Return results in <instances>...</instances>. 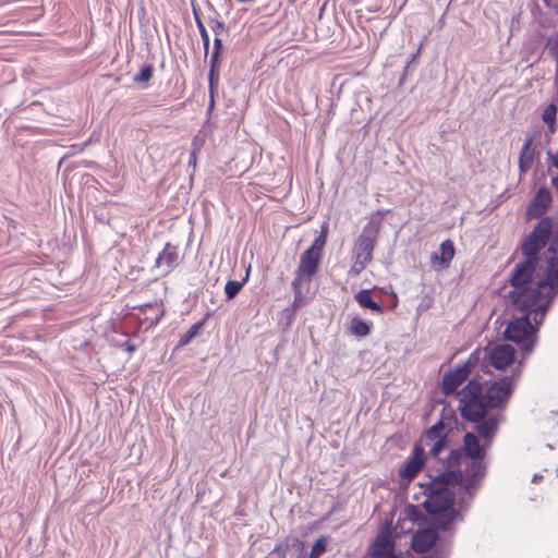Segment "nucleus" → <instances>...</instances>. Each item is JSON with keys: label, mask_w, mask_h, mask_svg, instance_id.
<instances>
[{"label": "nucleus", "mask_w": 558, "mask_h": 558, "mask_svg": "<svg viewBox=\"0 0 558 558\" xmlns=\"http://www.w3.org/2000/svg\"><path fill=\"white\" fill-rule=\"evenodd\" d=\"M178 246L168 242L155 259L154 267L160 271V275L165 276L178 265Z\"/></svg>", "instance_id": "dca6fc26"}, {"label": "nucleus", "mask_w": 558, "mask_h": 558, "mask_svg": "<svg viewBox=\"0 0 558 558\" xmlns=\"http://www.w3.org/2000/svg\"><path fill=\"white\" fill-rule=\"evenodd\" d=\"M248 279V272L242 281L228 280L225 286V293L228 300L234 299Z\"/></svg>", "instance_id": "b1692460"}, {"label": "nucleus", "mask_w": 558, "mask_h": 558, "mask_svg": "<svg viewBox=\"0 0 558 558\" xmlns=\"http://www.w3.org/2000/svg\"><path fill=\"white\" fill-rule=\"evenodd\" d=\"M541 305L542 303H529L524 310L512 306L513 311L520 315L513 317L504 331L505 339L514 342L524 355L533 351L537 341L538 327L544 322V319L538 322L536 316Z\"/></svg>", "instance_id": "20e7f679"}, {"label": "nucleus", "mask_w": 558, "mask_h": 558, "mask_svg": "<svg viewBox=\"0 0 558 558\" xmlns=\"http://www.w3.org/2000/svg\"><path fill=\"white\" fill-rule=\"evenodd\" d=\"M482 355L486 357V351L483 352L481 349H476L469 355L468 360L460 366L464 369L466 368L468 373L471 375L474 367L480 364Z\"/></svg>", "instance_id": "393cba45"}, {"label": "nucleus", "mask_w": 558, "mask_h": 558, "mask_svg": "<svg viewBox=\"0 0 558 558\" xmlns=\"http://www.w3.org/2000/svg\"><path fill=\"white\" fill-rule=\"evenodd\" d=\"M301 300H302V298H301L300 300H296V299L294 298V300H293V307H294V308H296V307H298L299 302H301Z\"/></svg>", "instance_id": "c03bdc74"}, {"label": "nucleus", "mask_w": 558, "mask_h": 558, "mask_svg": "<svg viewBox=\"0 0 558 558\" xmlns=\"http://www.w3.org/2000/svg\"><path fill=\"white\" fill-rule=\"evenodd\" d=\"M193 12H194L195 23H196V26L198 28V32H199V35H201V38L203 41L205 54H207L209 51V35H208V32H207L201 16L195 8H194Z\"/></svg>", "instance_id": "a878e982"}, {"label": "nucleus", "mask_w": 558, "mask_h": 558, "mask_svg": "<svg viewBox=\"0 0 558 558\" xmlns=\"http://www.w3.org/2000/svg\"><path fill=\"white\" fill-rule=\"evenodd\" d=\"M426 454L423 445H414L412 454L404 462V465L399 470V477L401 481L411 482L417 476L425 465Z\"/></svg>", "instance_id": "f8f14e48"}, {"label": "nucleus", "mask_w": 558, "mask_h": 558, "mask_svg": "<svg viewBox=\"0 0 558 558\" xmlns=\"http://www.w3.org/2000/svg\"><path fill=\"white\" fill-rule=\"evenodd\" d=\"M551 204V194L546 186L539 187L533 199L527 206L526 217L527 219L544 218L543 215L547 211Z\"/></svg>", "instance_id": "4468645a"}, {"label": "nucleus", "mask_w": 558, "mask_h": 558, "mask_svg": "<svg viewBox=\"0 0 558 558\" xmlns=\"http://www.w3.org/2000/svg\"><path fill=\"white\" fill-rule=\"evenodd\" d=\"M381 228L379 219L371 218L363 227L361 234L357 236L353 250L354 256L372 262L373 251L377 243V238Z\"/></svg>", "instance_id": "6e6552de"}, {"label": "nucleus", "mask_w": 558, "mask_h": 558, "mask_svg": "<svg viewBox=\"0 0 558 558\" xmlns=\"http://www.w3.org/2000/svg\"><path fill=\"white\" fill-rule=\"evenodd\" d=\"M350 332L359 338L366 337L371 332V326L360 317H353L350 325Z\"/></svg>", "instance_id": "5701e85b"}, {"label": "nucleus", "mask_w": 558, "mask_h": 558, "mask_svg": "<svg viewBox=\"0 0 558 558\" xmlns=\"http://www.w3.org/2000/svg\"><path fill=\"white\" fill-rule=\"evenodd\" d=\"M438 541V533L435 530L426 529L417 532L412 539V548L417 554L428 551Z\"/></svg>", "instance_id": "f3484780"}, {"label": "nucleus", "mask_w": 558, "mask_h": 558, "mask_svg": "<svg viewBox=\"0 0 558 558\" xmlns=\"http://www.w3.org/2000/svg\"><path fill=\"white\" fill-rule=\"evenodd\" d=\"M440 259L445 265H449L454 256V246L451 240H445L440 244Z\"/></svg>", "instance_id": "bb28decb"}, {"label": "nucleus", "mask_w": 558, "mask_h": 558, "mask_svg": "<svg viewBox=\"0 0 558 558\" xmlns=\"http://www.w3.org/2000/svg\"><path fill=\"white\" fill-rule=\"evenodd\" d=\"M327 234L328 226L327 223H324L319 234L313 241L312 245L301 254L300 263L291 283L296 300L301 299L303 282L308 284L318 271L319 263L324 254V247L327 242Z\"/></svg>", "instance_id": "39448f33"}, {"label": "nucleus", "mask_w": 558, "mask_h": 558, "mask_svg": "<svg viewBox=\"0 0 558 558\" xmlns=\"http://www.w3.org/2000/svg\"><path fill=\"white\" fill-rule=\"evenodd\" d=\"M134 314L144 330L147 331L158 325L165 315L163 304L161 301L148 302L133 307Z\"/></svg>", "instance_id": "1a4fd4ad"}, {"label": "nucleus", "mask_w": 558, "mask_h": 558, "mask_svg": "<svg viewBox=\"0 0 558 558\" xmlns=\"http://www.w3.org/2000/svg\"><path fill=\"white\" fill-rule=\"evenodd\" d=\"M543 478L542 474L535 473L532 477L533 483H538Z\"/></svg>", "instance_id": "79ce46f5"}, {"label": "nucleus", "mask_w": 558, "mask_h": 558, "mask_svg": "<svg viewBox=\"0 0 558 558\" xmlns=\"http://www.w3.org/2000/svg\"><path fill=\"white\" fill-rule=\"evenodd\" d=\"M196 160H197L196 153H195V150H193V151H191V154L189 156V161H187L189 166H192L193 168H195L196 167Z\"/></svg>", "instance_id": "ea45409f"}, {"label": "nucleus", "mask_w": 558, "mask_h": 558, "mask_svg": "<svg viewBox=\"0 0 558 558\" xmlns=\"http://www.w3.org/2000/svg\"><path fill=\"white\" fill-rule=\"evenodd\" d=\"M223 46L220 37H215L214 39V49L209 59V72H208V89H209V110L213 109L215 104V94L218 90L219 85V65H220V54L222 52Z\"/></svg>", "instance_id": "9d476101"}, {"label": "nucleus", "mask_w": 558, "mask_h": 558, "mask_svg": "<svg viewBox=\"0 0 558 558\" xmlns=\"http://www.w3.org/2000/svg\"><path fill=\"white\" fill-rule=\"evenodd\" d=\"M374 558H396V555H388V556H378Z\"/></svg>", "instance_id": "a18cd8bd"}, {"label": "nucleus", "mask_w": 558, "mask_h": 558, "mask_svg": "<svg viewBox=\"0 0 558 558\" xmlns=\"http://www.w3.org/2000/svg\"><path fill=\"white\" fill-rule=\"evenodd\" d=\"M296 543L300 547V550H299L298 555L295 556V558H308V554L304 548V544L298 539H296Z\"/></svg>", "instance_id": "e433bc0d"}, {"label": "nucleus", "mask_w": 558, "mask_h": 558, "mask_svg": "<svg viewBox=\"0 0 558 558\" xmlns=\"http://www.w3.org/2000/svg\"><path fill=\"white\" fill-rule=\"evenodd\" d=\"M476 494L470 495L465 494L462 490L461 486H459L458 499H457V510L458 511H468L473 502V499Z\"/></svg>", "instance_id": "cd10ccee"}, {"label": "nucleus", "mask_w": 558, "mask_h": 558, "mask_svg": "<svg viewBox=\"0 0 558 558\" xmlns=\"http://www.w3.org/2000/svg\"><path fill=\"white\" fill-rule=\"evenodd\" d=\"M533 136H529L521 149L519 156V170L520 173H526L533 165L535 158V147L533 146Z\"/></svg>", "instance_id": "a211bd4d"}, {"label": "nucleus", "mask_w": 558, "mask_h": 558, "mask_svg": "<svg viewBox=\"0 0 558 558\" xmlns=\"http://www.w3.org/2000/svg\"><path fill=\"white\" fill-rule=\"evenodd\" d=\"M487 448V441L483 440L481 444L476 434L465 433L463 446L458 449H452L448 458L442 462V466L447 470H458V466H461L463 458L484 460Z\"/></svg>", "instance_id": "423d86ee"}, {"label": "nucleus", "mask_w": 558, "mask_h": 558, "mask_svg": "<svg viewBox=\"0 0 558 558\" xmlns=\"http://www.w3.org/2000/svg\"><path fill=\"white\" fill-rule=\"evenodd\" d=\"M354 298L361 307L371 310L377 314L384 313V307L372 298L371 290L363 289L359 291Z\"/></svg>", "instance_id": "412c9836"}, {"label": "nucleus", "mask_w": 558, "mask_h": 558, "mask_svg": "<svg viewBox=\"0 0 558 558\" xmlns=\"http://www.w3.org/2000/svg\"><path fill=\"white\" fill-rule=\"evenodd\" d=\"M487 356L494 368L504 371L513 364L515 360V350L508 343L497 344L489 351Z\"/></svg>", "instance_id": "ddd939ff"}, {"label": "nucleus", "mask_w": 558, "mask_h": 558, "mask_svg": "<svg viewBox=\"0 0 558 558\" xmlns=\"http://www.w3.org/2000/svg\"><path fill=\"white\" fill-rule=\"evenodd\" d=\"M288 545L282 543L275 546L272 550H270L264 558H286L287 557Z\"/></svg>", "instance_id": "72a5a7b5"}, {"label": "nucleus", "mask_w": 558, "mask_h": 558, "mask_svg": "<svg viewBox=\"0 0 558 558\" xmlns=\"http://www.w3.org/2000/svg\"><path fill=\"white\" fill-rule=\"evenodd\" d=\"M210 28L214 32L215 37H219L221 32H227L226 23L219 20L210 21Z\"/></svg>", "instance_id": "f704fd0d"}, {"label": "nucleus", "mask_w": 558, "mask_h": 558, "mask_svg": "<svg viewBox=\"0 0 558 558\" xmlns=\"http://www.w3.org/2000/svg\"><path fill=\"white\" fill-rule=\"evenodd\" d=\"M407 518L413 522H416L421 517V511L414 505H408L405 508Z\"/></svg>", "instance_id": "c9c22d12"}, {"label": "nucleus", "mask_w": 558, "mask_h": 558, "mask_svg": "<svg viewBox=\"0 0 558 558\" xmlns=\"http://www.w3.org/2000/svg\"><path fill=\"white\" fill-rule=\"evenodd\" d=\"M418 54H420V49H417V51H416L415 53H413V54H412L411 60L409 61V64H410L411 62H413V61L416 59V57H417Z\"/></svg>", "instance_id": "37998d69"}, {"label": "nucleus", "mask_w": 558, "mask_h": 558, "mask_svg": "<svg viewBox=\"0 0 558 558\" xmlns=\"http://www.w3.org/2000/svg\"><path fill=\"white\" fill-rule=\"evenodd\" d=\"M371 263L369 260H364V258H357V256H354V263L350 268L349 274L352 276L360 275L367 266V264Z\"/></svg>", "instance_id": "473e14b6"}, {"label": "nucleus", "mask_w": 558, "mask_h": 558, "mask_svg": "<svg viewBox=\"0 0 558 558\" xmlns=\"http://www.w3.org/2000/svg\"><path fill=\"white\" fill-rule=\"evenodd\" d=\"M327 548V538L322 536L313 544L308 558H319Z\"/></svg>", "instance_id": "2f4dec72"}, {"label": "nucleus", "mask_w": 558, "mask_h": 558, "mask_svg": "<svg viewBox=\"0 0 558 558\" xmlns=\"http://www.w3.org/2000/svg\"><path fill=\"white\" fill-rule=\"evenodd\" d=\"M556 114H557V107L554 104L548 105L542 114V119L545 123L549 125L551 130L555 129L556 125Z\"/></svg>", "instance_id": "7c9ffc66"}, {"label": "nucleus", "mask_w": 558, "mask_h": 558, "mask_svg": "<svg viewBox=\"0 0 558 558\" xmlns=\"http://www.w3.org/2000/svg\"><path fill=\"white\" fill-rule=\"evenodd\" d=\"M208 314L202 318L201 320L194 323L184 335L181 336L178 347H185L187 345L198 333L199 330L204 327L206 320H207Z\"/></svg>", "instance_id": "4be33fe9"}, {"label": "nucleus", "mask_w": 558, "mask_h": 558, "mask_svg": "<svg viewBox=\"0 0 558 558\" xmlns=\"http://www.w3.org/2000/svg\"><path fill=\"white\" fill-rule=\"evenodd\" d=\"M458 471L461 474V481L457 483V486H461L465 494L473 495L481 488L487 473V464L484 460H470L463 470L458 466Z\"/></svg>", "instance_id": "0eeeda50"}, {"label": "nucleus", "mask_w": 558, "mask_h": 558, "mask_svg": "<svg viewBox=\"0 0 558 558\" xmlns=\"http://www.w3.org/2000/svg\"><path fill=\"white\" fill-rule=\"evenodd\" d=\"M395 546L389 536H378L371 546L373 557L395 555Z\"/></svg>", "instance_id": "6ab92c4d"}, {"label": "nucleus", "mask_w": 558, "mask_h": 558, "mask_svg": "<svg viewBox=\"0 0 558 558\" xmlns=\"http://www.w3.org/2000/svg\"><path fill=\"white\" fill-rule=\"evenodd\" d=\"M520 377V369H514L511 376H502L486 384V389L478 378H472L458 392L459 410L465 421H478L493 410H505L513 391L514 381Z\"/></svg>", "instance_id": "f03ea898"}, {"label": "nucleus", "mask_w": 558, "mask_h": 558, "mask_svg": "<svg viewBox=\"0 0 558 558\" xmlns=\"http://www.w3.org/2000/svg\"><path fill=\"white\" fill-rule=\"evenodd\" d=\"M470 374L466 368H462L460 365L453 369H449L442 376L441 380V392L448 397L458 391V388L469 378Z\"/></svg>", "instance_id": "2eb2a0df"}, {"label": "nucleus", "mask_w": 558, "mask_h": 558, "mask_svg": "<svg viewBox=\"0 0 558 558\" xmlns=\"http://www.w3.org/2000/svg\"><path fill=\"white\" fill-rule=\"evenodd\" d=\"M445 429L446 424L444 422V418L441 417L438 422H436L424 433L417 445H423L424 447L429 446L433 439H440V437H447Z\"/></svg>", "instance_id": "aec40b11"}, {"label": "nucleus", "mask_w": 558, "mask_h": 558, "mask_svg": "<svg viewBox=\"0 0 558 558\" xmlns=\"http://www.w3.org/2000/svg\"><path fill=\"white\" fill-rule=\"evenodd\" d=\"M120 347L129 353H133L136 350L135 344L131 343L129 340L124 341L122 344H120Z\"/></svg>", "instance_id": "4c0bfd02"}, {"label": "nucleus", "mask_w": 558, "mask_h": 558, "mask_svg": "<svg viewBox=\"0 0 558 558\" xmlns=\"http://www.w3.org/2000/svg\"><path fill=\"white\" fill-rule=\"evenodd\" d=\"M429 478L424 490L426 498L423 507L432 517L437 530L445 532L454 521H463V517L454 508L456 494L452 490L461 481V474L458 470H447L442 466V471L435 475L429 474Z\"/></svg>", "instance_id": "7ed1b4c3"}, {"label": "nucleus", "mask_w": 558, "mask_h": 558, "mask_svg": "<svg viewBox=\"0 0 558 558\" xmlns=\"http://www.w3.org/2000/svg\"><path fill=\"white\" fill-rule=\"evenodd\" d=\"M553 229L551 217L539 219L522 241L523 259L514 266L509 279L511 306L524 310L529 303H542L536 314L538 322L545 319L558 295V232L553 235Z\"/></svg>", "instance_id": "f257e3e1"}, {"label": "nucleus", "mask_w": 558, "mask_h": 558, "mask_svg": "<svg viewBox=\"0 0 558 558\" xmlns=\"http://www.w3.org/2000/svg\"><path fill=\"white\" fill-rule=\"evenodd\" d=\"M154 74L153 64H145L141 68L140 72L134 75L133 82L136 84L147 83L151 80Z\"/></svg>", "instance_id": "c756f323"}, {"label": "nucleus", "mask_w": 558, "mask_h": 558, "mask_svg": "<svg viewBox=\"0 0 558 558\" xmlns=\"http://www.w3.org/2000/svg\"><path fill=\"white\" fill-rule=\"evenodd\" d=\"M448 445V438L447 437H440V439H433L430 441V445L427 446L429 448V456L433 459L439 460L440 452L447 447Z\"/></svg>", "instance_id": "c85d7f7f"}, {"label": "nucleus", "mask_w": 558, "mask_h": 558, "mask_svg": "<svg viewBox=\"0 0 558 558\" xmlns=\"http://www.w3.org/2000/svg\"><path fill=\"white\" fill-rule=\"evenodd\" d=\"M389 213V209H378L376 213L372 215L371 218L379 219L381 221V218Z\"/></svg>", "instance_id": "58836bf2"}, {"label": "nucleus", "mask_w": 558, "mask_h": 558, "mask_svg": "<svg viewBox=\"0 0 558 558\" xmlns=\"http://www.w3.org/2000/svg\"><path fill=\"white\" fill-rule=\"evenodd\" d=\"M553 166L558 170V150L556 155L548 154Z\"/></svg>", "instance_id": "a19ab883"}, {"label": "nucleus", "mask_w": 558, "mask_h": 558, "mask_svg": "<svg viewBox=\"0 0 558 558\" xmlns=\"http://www.w3.org/2000/svg\"><path fill=\"white\" fill-rule=\"evenodd\" d=\"M505 416L501 413L484 414L478 421H470L474 423L475 430L483 440L487 441V447H490L493 439L498 433L499 425L504 422Z\"/></svg>", "instance_id": "9b49d317"}]
</instances>
